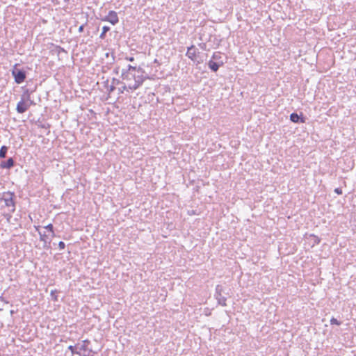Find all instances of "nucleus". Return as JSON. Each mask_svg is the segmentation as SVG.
<instances>
[{"label":"nucleus","instance_id":"nucleus-7","mask_svg":"<svg viewBox=\"0 0 356 356\" xmlns=\"http://www.w3.org/2000/svg\"><path fill=\"white\" fill-rule=\"evenodd\" d=\"M200 52L195 49L194 45L188 47L186 56L192 61L195 62Z\"/></svg>","mask_w":356,"mask_h":356},{"label":"nucleus","instance_id":"nucleus-1","mask_svg":"<svg viewBox=\"0 0 356 356\" xmlns=\"http://www.w3.org/2000/svg\"><path fill=\"white\" fill-rule=\"evenodd\" d=\"M142 72V69L129 65L127 69L122 70V78L128 84V88L130 90H135L138 88L144 82L145 77L141 75H136L135 72Z\"/></svg>","mask_w":356,"mask_h":356},{"label":"nucleus","instance_id":"nucleus-5","mask_svg":"<svg viewBox=\"0 0 356 356\" xmlns=\"http://www.w3.org/2000/svg\"><path fill=\"white\" fill-rule=\"evenodd\" d=\"M102 21L108 22L112 25H115L119 22L118 14L114 10H110L106 16L102 18Z\"/></svg>","mask_w":356,"mask_h":356},{"label":"nucleus","instance_id":"nucleus-3","mask_svg":"<svg viewBox=\"0 0 356 356\" xmlns=\"http://www.w3.org/2000/svg\"><path fill=\"white\" fill-rule=\"evenodd\" d=\"M28 92V91H26ZM30 100V96L28 93H24L22 96L21 100L17 103L16 110L19 113H25L29 108L30 104L26 101Z\"/></svg>","mask_w":356,"mask_h":356},{"label":"nucleus","instance_id":"nucleus-29","mask_svg":"<svg viewBox=\"0 0 356 356\" xmlns=\"http://www.w3.org/2000/svg\"><path fill=\"white\" fill-rule=\"evenodd\" d=\"M126 59L127 60L130 61V62H133L134 60V57H127Z\"/></svg>","mask_w":356,"mask_h":356},{"label":"nucleus","instance_id":"nucleus-12","mask_svg":"<svg viewBox=\"0 0 356 356\" xmlns=\"http://www.w3.org/2000/svg\"><path fill=\"white\" fill-rule=\"evenodd\" d=\"M90 343V341L88 339L83 340L82 341V344L79 347V350L86 351L88 350V344Z\"/></svg>","mask_w":356,"mask_h":356},{"label":"nucleus","instance_id":"nucleus-14","mask_svg":"<svg viewBox=\"0 0 356 356\" xmlns=\"http://www.w3.org/2000/svg\"><path fill=\"white\" fill-rule=\"evenodd\" d=\"M110 30V27L107 26H104L102 28V32L99 35L101 39H104L106 37V33Z\"/></svg>","mask_w":356,"mask_h":356},{"label":"nucleus","instance_id":"nucleus-27","mask_svg":"<svg viewBox=\"0 0 356 356\" xmlns=\"http://www.w3.org/2000/svg\"><path fill=\"white\" fill-rule=\"evenodd\" d=\"M49 238L50 237H51V238L54 237L56 236L54 230H53V232H49Z\"/></svg>","mask_w":356,"mask_h":356},{"label":"nucleus","instance_id":"nucleus-13","mask_svg":"<svg viewBox=\"0 0 356 356\" xmlns=\"http://www.w3.org/2000/svg\"><path fill=\"white\" fill-rule=\"evenodd\" d=\"M8 147L6 145L1 146L0 148V158L3 159L6 156Z\"/></svg>","mask_w":356,"mask_h":356},{"label":"nucleus","instance_id":"nucleus-24","mask_svg":"<svg viewBox=\"0 0 356 356\" xmlns=\"http://www.w3.org/2000/svg\"><path fill=\"white\" fill-rule=\"evenodd\" d=\"M115 86H114V84H111V85L109 86V88H108V90L109 92H113V91H114V90H115Z\"/></svg>","mask_w":356,"mask_h":356},{"label":"nucleus","instance_id":"nucleus-23","mask_svg":"<svg viewBox=\"0 0 356 356\" xmlns=\"http://www.w3.org/2000/svg\"><path fill=\"white\" fill-rule=\"evenodd\" d=\"M120 83V81L115 78H113L112 80V84H114V86H116V85L119 84Z\"/></svg>","mask_w":356,"mask_h":356},{"label":"nucleus","instance_id":"nucleus-2","mask_svg":"<svg viewBox=\"0 0 356 356\" xmlns=\"http://www.w3.org/2000/svg\"><path fill=\"white\" fill-rule=\"evenodd\" d=\"M14 197L15 193L10 191L3 192L0 194V200L4 202L5 206L9 208V211L11 213L15 211Z\"/></svg>","mask_w":356,"mask_h":356},{"label":"nucleus","instance_id":"nucleus-25","mask_svg":"<svg viewBox=\"0 0 356 356\" xmlns=\"http://www.w3.org/2000/svg\"><path fill=\"white\" fill-rule=\"evenodd\" d=\"M334 192L338 195L342 194V190L340 188H335Z\"/></svg>","mask_w":356,"mask_h":356},{"label":"nucleus","instance_id":"nucleus-17","mask_svg":"<svg viewBox=\"0 0 356 356\" xmlns=\"http://www.w3.org/2000/svg\"><path fill=\"white\" fill-rule=\"evenodd\" d=\"M330 323L331 325H341V322L339 321L337 318L332 317L331 319H330Z\"/></svg>","mask_w":356,"mask_h":356},{"label":"nucleus","instance_id":"nucleus-9","mask_svg":"<svg viewBox=\"0 0 356 356\" xmlns=\"http://www.w3.org/2000/svg\"><path fill=\"white\" fill-rule=\"evenodd\" d=\"M290 120L294 122V123H303L305 122V118L303 117H300L298 113H292L290 115Z\"/></svg>","mask_w":356,"mask_h":356},{"label":"nucleus","instance_id":"nucleus-19","mask_svg":"<svg viewBox=\"0 0 356 356\" xmlns=\"http://www.w3.org/2000/svg\"><path fill=\"white\" fill-rule=\"evenodd\" d=\"M221 58L220 53H213L212 58L219 60Z\"/></svg>","mask_w":356,"mask_h":356},{"label":"nucleus","instance_id":"nucleus-21","mask_svg":"<svg viewBox=\"0 0 356 356\" xmlns=\"http://www.w3.org/2000/svg\"><path fill=\"white\" fill-rule=\"evenodd\" d=\"M56 291H51V296L54 300H57V296L56 295Z\"/></svg>","mask_w":356,"mask_h":356},{"label":"nucleus","instance_id":"nucleus-11","mask_svg":"<svg viewBox=\"0 0 356 356\" xmlns=\"http://www.w3.org/2000/svg\"><path fill=\"white\" fill-rule=\"evenodd\" d=\"M215 298L218 301V303L223 307L226 306L227 298L222 294L215 295Z\"/></svg>","mask_w":356,"mask_h":356},{"label":"nucleus","instance_id":"nucleus-8","mask_svg":"<svg viewBox=\"0 0 356 356\" xmlns=\"http://www.w3.org/2000/svg\"><path fill=\"white\" fill-rule=\"evenodd\" d=\"M15 165V161L13 158H9L6 161L1 163L0 167L3 169H10Z\"/></svg>","mask_w":356,"mask_h":356},{"label":"nucleus","instance_id":"nucleus-31","mask_svg":"<svg viewBox=\"0 0 356 356\" xmlns=\"http://www.w3.org/2000/svg\"><path fill=\"white\" fill-rule=\"evenodd\" d=\"M315 238H316V241H315V242H316V243H318L320 242L319 238H317V237H316V236H315Z\"/></svg>","mask_w":356,"mask_h":356},{"label":"nucleus","instance_id":"nucleus-26","mask_svg":"<svg viewBox=\"0 0 356 356\" xmlns=\"http://www.w3.org/2000/svg\"><path fill=\"white\" fill-rule=\"evenodd\" d=\"M83 29H84V24H82L79 28V32H80V33L83 32Z\"/></svg>","mask_w":356,"mask_h":356},{"label":"nucleus","instance_id":"nucleus-20","mask_svg":"<svg viewBox=\"0 0 356 356\" xmlns=\"http://www.w3.org/2000/svg\"><path fill=\"white\" fill-rule=\"evenodd\" d=\"M124 90H130L128 88V84L127 83H123V86L122 87V89H121V92H122Z\"/></svg>","mask_w":356,"mask_h":356},{"label":"nucleus","instance_id":"nucleus-28","mask_svg":"<svg viewBox=\"0 0 356 356\" xmlns=\"http://www.w3.org/2000/svg\"><path fill=\"white\" fill-rule=\"evenodd\" d=\"M200 47L201 49H206V44L201 43V44H200Z\"/></svg>","mask_w":356,"mask_h":356},{"label":"nucleus","instance_id":"nucleus-4","mask_svg":"<svg viewBox=\"0 0 356 356\" xmlns=\"http://www.w3.org/2000/svg\"><path fill=\"white\" fill-rule=\"evenodd\" d=\"M12 74L14 76L15 81L17 84L24 82L26 79V72L22 69L15 67L12 71Z\"/></svg>","mask_w":356,"mask_h":356},{"label":"nucleus","instance_id":"nucleus-18","mask_svg":"<svg viewBox=\"0 0 356 356\" xmlns=\"http://www.w3.org/2000/svg\"><path fill=\"white\" fill-rule=\"evenodd\" d=\"M44 229H46L49 232H53V230H54V226L51 223L44 226Z\"/></svg>","mask_w":356,"mask_h":356},{"label":"nucleus","instance_id":"nucleus-16","mask_svg":"<svg viewBox=\"0 0 356 356\" xmlns=\"http://www.w3.org/2000/svg\"><path fill=\"white\" fill-rule=\"evenodd\" d=\"M68 349L72 352V354L81 355L80 351L75 350V347L74 346H68Z\"/></svg>","mask_w":356,"mask_h":356},{"label":"nucleus","instance_id":"nucleus-22","mask_svg":"<svg viewBox=\"0 0 356 356\" xmlns=\"http://www.w3.org/2000/svg\"><path fill=\"white\" fill-rule=\"evenodd\" d=\"M58 248L60 250H63L65 248V244L63 241H60L58 243Z\"/></svg>","mask_w":356,"mask_h":356},{"label":"nucleus","instance_id":"nucleus-10","mask_svg":"<svg viewBox=\"0 0 356 356\" xmlns=\"http://www.w3.org/2000/svg\"><path fill=\"white\" fill-rule=\"evenodd\" d=\"M222 63H223L222 61L220 62V63H218L211 60L208 63V66L213 72H217L218 70L219 69V67L222 65Z\"/></svg>","mask_w":356,"mask_h":356},{"label":"nucleus","instance_id":"nucleus-15","mask_svg":"<svg viewBox=\"0 0 356 356\" xmlns=\"http://www.w3.org/2000/svg\"><path fill=\"white\" fill-rule=\"evenodd\" d=\"M222 291H223L222 286L221 285H217L216 286L215 295L222 294Z\"/></svg>","mask_w":356,"mask_h":356},{"label":"nucleus","instance_id":"nucleus-6","mask_svg":"<svg viewBox=\"0 0 356 356\" xmlns=\"http://www.w3.org/2000/svg\"><path fill=\"white\" fill-rule=\"evenodd\" d=\"M40 241L43 243V248L44 249H49L51 240L49 238V236L46 234L45 232H39Z\"/></svg>","mask_w":356,"mask_h":356},{"label":"nucleus","instance_id":"nucleus-30","mask_svg":"<svg viewBox=\"0 0 356 356\" xmlns=\"http://www.w3.org/2000/svg\"><path fill=\"white\" fill-rule=\"evenodd\" d=\"M40 226H34L35 231L38 232V234H39V232H41L40 229Z\"/></svg>","mask_w":356,"mask_h":356}]
</instances>
